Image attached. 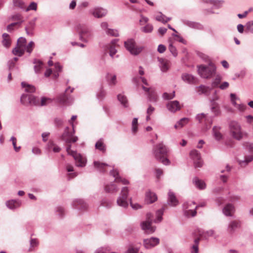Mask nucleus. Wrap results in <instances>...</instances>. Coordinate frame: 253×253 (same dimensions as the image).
Instances as JSON below:
<instances>
[{
    "label": "nucleus",
    "mask_w": 253,
    "mask_h": 253,
    "mask_svg": "<svg viewBox=\"0 0 253 253\" xmlns=\"http://www.w3.org/2000/svg\"><path fill=\"white\" fill-rule=\"evenodd\" d=\"M76 29L78 31L80 40L84 42H87L88 40L92 36L91 30L85 25L79 24Z\"/></svg>",
    "instance_id": "nucleus-6"
},
{
    "label": "nucleus",
    "mask_w": 253,
    "mask_h": 253,
    "mask_svg": "<svg viewBox=\"0 0 253 253\" xmlns=\"http://www.w3.org/2000/svg\"><path fill=\"white\" fill-rule=\"evenodd\" d=\"M193 183L195 186L200 190L204 189L206 185L204 181L199 179L198 177H195L193 179Z\"/></svg>",
    "instance_id": "nucleus-30"
},
{
    "label": "nucleus",
    "mask_w": 253,
    "mask_h": 253,
    "mask_svg": "<svg viewBox=\"0 0 253 253\" xmlns=\"http://www.w3.org/2000/svg\"><path fill=\"white\" fill-rule=\"evenodd\" d=\"M224 2V0H213L211 5H212L213 8L218 9L222 6Z\"/></svg>",
    "instance_id": "nucleus-50"
},
{
    "label": "nucleus",
    "mask_w": 253,
    "mask_h": 253,
    "mask_svg": "<svg viewBox=\"0 0 253 253\" xmlns=\"http://www.w3.org/2000/svg\"><path fill=\"white\" fill-rule=\"evenodd\" d=\"M70 123L71 124L73 127V132H69V127L68 126H66L65 128L64 132L61 136V139L67 143L69 142L70 138L72 137L73 136V134L75 133L73 123L71 122V121H70Z\"/></svg>",
    "instance_id": "nucleus-15"
},
{
    "label": "nucleus",
    "mask_w": 253,
    "mask_h": 253,
    "mask_svg": "<svg viewBox=\"0 0 253 253\" xmlns=\"http://www.w3.org/2000/svg\"><path fill=\"white\" fill-rule=\"evenodd\" d=\"M126 49L132 55H137L139 54L143 49V46H137L134 39H128L124 42Z\"/></svg>",
    "instance_id": "nucleus-7"
},
{
    "label": "nucleus",
    "mask_w": 253,
    "mask_h": 253,
    "mask_svg": "<svg viewBox=\"0 0 253 253\" xmlns=\"http://www.w3.org/2000/svg\"><path fill=\"white\" fill-rule=\"evenodd\" d=\"M189 121V119L188 118H183L178 121L174 125L175 128H180L186 125Z\"/></svg>",
    "instance_id": "nucleus-38"
},
{
    "label": "nucleus",
    "mask_w": 253,
    "mask_h": 253,
    "mask_svg": "<svg viewBox=\"0 0 253 253\" xmlns=\"http://www.w3.org/2000/svg\"><path fill=\"white\" fill-rule=\"evenodd\" d=\"M181 21L183 24L190 28L198 30H203L204 29V26L199 22L190 21L186 19H182Z\"/></svg>",
    "instance_id": "nucleus-13"
},
{
    "label": "nucleus",
    "mask_w": 253,
    "mask_h": 253,
    "mask_svg": "<svg viewBox=\"0 0 253 253\" xmlns=\"http://www.w3.org/2000/svg\"><path fill=\"white\" fill-rule=\"evenodd\" d=\"M55 212L59 217L62 218L65 215V211L63 207L59 206L56 208Z\"/></svg>",
    "instance_id": "nucleus-47"
},
{
    "label": "nucleus",
    "mask_w": 253,
    "mask_h": 253,
    "mask_svg": "<svg viewBox=\"0 0 253 253\" xmlns=\"http://www.w3.org/2000/svg\"><path fill=\"white\" fill-rule=\"evenodd\" d=\"M229 128L230 135L237 140L239 141L247 137L248 133L242 130L241 125L236 121H231L229 124Z\"/></svg>",
    "instance_id": "nucleus-2"
},
{
    "label": "nucleus",
    "mask_w": 253,
    "mask_h": 253,
    "mask_svg": "<svg viewBox=\"0 0 253 253\" xmlns=\"http://www.w3.org/2000/svg\"><path fill=\"white\" fill-rule=\"evenodd\" d=\"M164 209L163 208L160 209L158 210L156 212V218L154 219V222L155 223H159L163 219L162 216L164 213Z\"/></svg>",
    "instance_id": "nucleus-43"
},
{
    "label": "nucleus",
    "mask_w": 253,
    "mask_h": 253,
    "mask_svg": "<svg viewBox=\"0 0 253 253\" xmlns=\"http://www.w3.org/2000/svg\"><path fill=\"white\" fill-rule=\"evenodd\" d=\"M196 119L199 121L200 123H202L203 121L207 119V114L204 113L198 114L196 116Z\"/></svg>",
    "instance_id": "nucleus-55"
},
{
    "label": "nucleus",
    "mask_w": 253,
    "mask_h": 253,
    "mask_svg": "<svg viewBox=\"0 0 253 253\" xmlns=\"http://www.w3.org/2000/svg\"><path fill=\"white\" fill-rule=\"evenodd\" d=\"M157 197L155 193L149 191L146 193L145 201L147 204H151L156 201Z\"/></svg>",
    "instance_id": "nucleus-26"
},
{
    "label": "nucleus",
    "mask_w": 253,
    "mask_h": 253,
    "mask_svg": "<svg viewBox=\"0 0 253 253\" xmlns=\"http://www.w3.org/2000/svg\"><path fill=\"white\" fill-rule=\"evenodd\" d=\"M91 14L94 17L100 18L105 16L107 14V10L102 7H97L92 10Z\"/></svg>",
    "instance_id": "nucleus-20"
},
{
    "label": "nucleus",
    "mask_w": 253,
    "mask_h": 253,
    "mask_svg": "<svg viewBox=\"0 0 253 253\" xmlns=\"http://www.w3.org/2000/svg\"><path fill=\"white\" fill-rule=\"evenodd\" d=\"M212 106L211 107V111L214 114L215 116L218 115L220 113L219 107L217 104L213 100L211 101Z\"/></svg>",
    "instance_id": "nucleus-44"
},
{
    "label": "nucleus",
    "mask_w": 253,
    "mask_h": 253,
    "mask_svg": "<svg viewBox=\"0 0 253 253\" xmlns=\"http://www.w3.org/2000/svg\"><path fill=\"white\" fill-rule=\"evenodd\" d=\"M71 205L73 209L81 211H86L88 208L87 203L83 199H76L74 200Z\"/></svg>",
    "instance_id": "nucleus-11"
},
{
    "label": "nucleus",
    "mask_w": 253,
    "mask_h": 253,
    "mask_svg": "<svg viewBox=\"0 0 253 253\" xmlns=\"http://www.w3.org/2000/svg\"><path fill=\"white\" fill-rule=\"evenodd\" d=\"M117 98L120 103L124 108H127L129 106L127 99L126 96L123 94H119L117 95Z\"/></svg>",
    "instance_id": "nucleus-32"
},
{
    "label": "nucleus",
    "mask_w": 253,
    "mask_h": 253,
    "mask_svg": "<svg viewBox=\"0 0 253 253\" xmlns=\"http://www.w3.org/2000/svg\"><path fill=\"white\" fill-rule=\"evenodd\" d=\"M13 3L14 6L18 7L22 9L25 8V3L22 0H13Z\"/></svg>",
    "instance_id": "nucleus-49"
},
{
    "label": "nucleus",
    "mask_w": 253,
    "mask_h": 253,
    "mask_svg": "<svg viewBox=\"0 0 253 253\" xmlns=\"http://www.w3.org/2000/svg\"><path fill=\"white\" fill-rule=\"evenodd\" d=\"M95 148L102 152L106 151V146L103 142V138H100L95 143Z\"/></svg>",
    "instance_id": "nucleus-35"
},
{
    "label": "nucleus",
    "mask_w": 253,
    "mask_h": 253,
    "mask_svg": "<svg viewBox=\"0 0 253 253\" xmlns=\"http://www.w3.org/2000/svg\"><path fill=\"white\" fill-rule=\"evenodd\" d=\"M221 127L220 126H214L212 128V133L214 137L217 140H219L222 138V135L220 132Z\"/></svg>",
    "instance_id": "nucleus-34"
},
{
    "label": "nucleus",
    "mask_w": 253,
    "mask_h": 253,
    "mask_svg": "<svg viewBox=\"0 0 253 253\" xmlns=\"http://www.w3.org/2000/svg\"><path fill=\"white\" fill-rule=\"evenodd\" d=\"M167 107L169 111L172 113H174L180 109L179 103L176 100L168 102L167 104Z\"/></svg>",
    "instance_id": "nucleus-22"
},
{
    "label": "nucleus",
    "mask_w": 253,
    "mask_h": 253,
    "mask_svg": "<svg viewBox=\"0 0 253 253\" xmlns=\"http://www.w3.org/2000/svg\"><path fill=\"white\" fill-rule=\"evenodd\" d=\"M200 239L197 238L194 241V244L191 246L190 252L191 253H199V244Z\"/></svg>",
    "instance_id": "nucleus-37"
},
{
    "label": "nucleus",
    "mask_w": 253,
    "mask_h": 253,
    "mask_svg": "<svg viewBox=\"0 0 253 253\" xmlns=\"http://www.w3.org/2000/svg\"><path fill=\"white\" fill-rule=\"evenodd\" d=\"M21 86L23 88H25V91L27 93L31 94L36 91V88L34 86L24 82L21 83Z\"/></svg>",
    "instance_id": "nucleus-31"
},
{
    "label": "nucleus",
    "mask_w": 253,
    "mask_h": 253,
    "mask_svg": "<svg viewBox=\"0 0 253 253\" xmlns=\"http://www.w3.org/2000/svg\"><path fill=\"white\" fill-rule=\"evenodd\" d=\"M20 102L25 106H37L39 104V98L31 94L23 93L21 96Z\"/></svg>",
    "instance_id": "nucleus-8"
},
{
    "label": "nucleus",
    "mask_w": 253,
    "mask_h": 253,
    "mask_svg": "<svg viewBox=\"0 0 253 253\" xmlns=\"http://www.w3.org/2000/svg\"><path fill=\"white\" fill-rule=\"evenodd\" d=\"M172 36L175 37V40L184 44L187 43V42L180 35L175 34H172Z\"/></svg>",
    "instance_id": "nucleus-56"
},
{
    "label": "nucleus",
    "mask_w": 253,
    "mask_h": 253,
    "mask_svg": "<svg viewBox=\"0 0 253 253\" xmlns=\"http://www.w3.org/2000/svg\"><path fill=\"white\" fill-rule=\"evenodd\" d=\"M101 205L107 208H110L112 205V202L107 199H103L101 201Z\"/></svg>",
    "instance_id": "nucleus-62"
},
{
    "label": "nucleus",
    "mask_w": 253,
    "mask_h": 253,
    "mask_svg": "<svg viewBox=\"0 0 253 253\" xmlns=\"http://www.w3.org/2000/svg\"><path fill=\"white\" fill-rule=\"evenodd\" d=\"M221 80V77L217 75L216 76L215 79L212 81L211 83V85L212 87H217L218 84H220V81Z\"/></svg>",
    "instance_id": "nucleus-57"
},
{
    "label": "nucleus",
    "mask_w": 253,
    "mask_h": 253,
    "mask_svg": "<svg viewBox=\"0 0 253 253\" xmlns=\"http://www.w3.org/2000/svg\"><path fill=\"white\" fill-rule=\"evenodd\" d=\"M106 79L108 85L110 86H114L117 83V77L115 75L108 73L106 75Z\"/></svg>",
    "instance_id": "nucleus-28"
},
{
    "label": "nucleus",
    "mask_w": 253,
    "mask_h": 253,
    "mask_svg": "<svg viewBox=\"0 0 253 253\" xmlns=\"http://www.w3.org/2000/svg\"><path fill=\"white\" fill-rule=\"evenodd\" d=\"M158 15H157L156 17V20L158 21H160L164 24H165L168 21L171 20V18L167 17L164 14H163L161 12H159Z\"/></svg>",
    "instance_id": "nucleus-40"
},
{
    "label": "nucleus",
    "mask_w": 253,
    "mask_h": 253,
    "mask_svg": "<svg viewBox=\"0 0 253 253\" xmlns=\"http://www.w3.org/2000/svg\"><path fill=\"white\" fill-rule=\"evenodd\" d=\"M141 31L145 33H150L153 31V26L151 24H147L145 26L141 28Z\"/></svg>",
    "instance_id": "nucleus-45"
},
{
    "label": "nucleus",
    "mask_w": 253,
    "mask_h": 253,
    "mask_svg": "<svg viewBox=\"0 0 253 253\" xmlns=\"http://www.w3.org/2000/svg\"><path fill=\"white\" fill-rule=\"evenodd\" d=\"M195 202L193 201H189L185 202L182 206L184 214L187 217H194L197 214L196 209L199 207H204L206 203L205 202L200 203L195 207L193 206L195 205Z\"/></svg>",
    "instance_id": "nucleus-5"
},
{
    "label": "nucleus",
    "mask_w": 253,
    "mask_h": 253,
    "mask_svg": "<svg viewBox=\"0 0 253 253\" xmlns=\"http://www.w3.org/2000/svg\"><path fill=\"white\" fill-rule=\"evenodd\" d=\"M175 96V91H173L171 93L165 92L163 94V98L166 100H169L172 99Z\"/></svg>",
    "instance_id": "nucleus-58"
},
{
    "label": "nucleus",
    "mask_w": 253,
    "mask_h": 253,
    "mask_svg": "<svg viewBox=\"0 0 253 253\" xmlns=\"http://www.w3.org/2000/svg\"><path fill=\"white\" fill-rule=\"evenodd\" d=\"M33 63L35 64L34 68L35 73L37 74L40 73L42 67V62L39 60L35 59Z\"/></svg>",
    "instance_id": "nucleus-41"
},
{
    "label": "nucleus",
    "mask_w": 253,
    "mask_h": 253,
    "mask_svg": "<svg viewBox=\"0 0 253 253\" xmlns=\"http://www.w3.org/2000/svg\"><path fill=\"white\" fill-rule=\"evenodd\" d=\"M253 160V154L245 157L244 160H238L239 165L241 167L246 166L249 162Z\"/></svg>",
    "instance_id": "nucleus-42"
},
{
    "label": "nucleus",
    "mask_w": 253,
    "mask_h": 253,
    "mask_svg": "<svg viewBox=\"0 0 253 253\" xmlns=\"http://www.w3.org/2000/svg\"><path fill=\"white\" fill-rule=\"evenodd\" d=\"M241 225V222L240 220H234L231 221L228 225L227 230L231 234L234 233L236 230L240 228Z\"/></svg>",
    "instance_id": "nucleus-17"
},
{
    "label": "nucleus",
    "mask_w": 253,
    "mask_h": 253,
    "mask_svg": "<svg viewBox=\"0 0 253 253\" xmlns=\"http://www.w3.org/2000/svg\"><path fill=\"white\" fill-rule=\"evenodd\" d=\"M46 150L48 152L53 151L54 153L59 152L61 150V148L54 143L52 141H49L46 144Z\"/></svg>",
    "instance_id": "nucleus-24"
},
{
    "label": "nucleus",
    "mask_w": 253,
    "mask_h": 253,
    "mask_svg": "<svg viewBox=\"0 0 253 253\" xmlns=\"http://www.w3.org/2000/svg\"><path fill=\"white\" fill-rule=\"evenodd\" d=\"M110 174L115 178V182L116 183H122L123 184L127 185L129 184V181L119 175L118 171L116 169L110 171Z\"/></svg>",
    "instance_id": "nucleus-18"
},
{
    "label": "nucleus",
    "mask_w": 253,
    "mask_h": 253,
    "mask_svg": "<svg viewBox=\"0 0 253 253\" xmlns=\"http://www.w3.org/2000/svg\"><path fill=\"white\" fill-rule=\"evenodd\" d=\"M169 49L173 56L176 57L177 55V51L176 47L172 45V43H169Z\"/></svg>",
    "instance_id": "nucleus-60"
},
{
    "label": "nucleus",
    "mask_w": 253,
    "mask_h": 253,
    "mask_svg": "<svg viewBox=\"0 0 253 253\" xmlns=\"http://www.w3.org/2000/svg\"><path fill=\"white\" fill-rule=\"evenodd\" d=\"M94 167L101 172H105V168L108 166V164L104 163H101L98 161H94Z\"/></svg>",
    "instance_id": "nucleus-36"
},
{
    "label": "nucleus",
    "mask_w": 253,
    "mask_h": 253,
    "mask_svg": "<svg viewBox=\"0 0 253 253\" xmlns=\"http://www.w3.org/2000/svg\"><path fill=\"white\" fill-rule=\"evenodd\" d=\"M197 68L198 74L204 79L211 78L215 74L216 67L211 62H209L208 66L198 65Z\"/></svg>",
    "instance_id": "nucleus-4"
},
{
    "label": "nucleus",
    "mask_w": 253,
    "mask_h": 253,
    "mask_svg": "<svg viewBox=\"0 0 253 253\" xmlns=\"http://www.w3.org/2000/svg\"><path fill=\"white\" fill-rule=\"evenodd\" d=\"M12 52L14 55L21 57L24 54V50L23 49H19L16 47L12 50Z\"/></svg>",
    "instance_id": "nucleus-53"
},
{
    "label": "nucleus",
    "mask_w": 253,
    "mask_h": 253,
    "mask_svg": "<svg viewBox=\"0 0 253 253\" xmlns=\"http://www.w3.org/2000/svg\"><path fill=\"white\" fill-rule=\"evenodd\" d=\"M108 48L109 49V55L113 58L115 54L117 53V50L113 45H109Z\"/></svg>",
    "instance_id": "nucleus-59"
},
{
    "label": "nucleus",
    "mask_w": 253,
    "mask_h": 253,
    "mask_svg": "<svg viewBox=\"0 0 253 253\" xmlns=\"http://www.w3.org/2000/svg\"><path fill=\"white\" fill-rule=\"evenodd\" d=\"M6 207L11 210H14L17 208L16 202L15 200H9L6 202Z\"/></svg>",
    "instance_id": "nucleus-46"
},
{
    "label": "nucleus",
    "mask_w": 253,
    "mask_h": 253,
    "mask_svg": "<svg viewBox=\"0 0 253 253\" xmlns=\"http://www.w3.org/2000/svg\"><path fill=\"white\" fill-rule=\"evenodd\" d=\"M159 62V66L163 72H166L169 68L170 62L166 58H158Z\"/></svg>",
    "instance_id": "nucleus-19"
},
{
    "label": "nucleus",
    "mask_w": 253,
    "mask_h": 253,
    "mask_svg": "<svg viewBox=\"0 0 253 253\" xmlns=\"http://www.w3.org/2000/svg\"><path fill=\"white\" fill-rule=\"evenodd\" d=\"M153 152L156 159L161 161L164 165L167 166L170 164V161L165 157L168 153L167 148L163 143H160L154 146Z\"/></svg>",
    "instance_id": "nucleus-3"
},
{
    "label": "nucleus",
    "mask_w": 253,
    "mask_h": 253,
    "mask_svg": "<svg viewBox=\"0 0 253 253\" xmlns=\"http://www.w3.org/2000/svg\"><path fill=\"white\" fill-rule=\"evenodd\" d=\"M106 34L107 35L116 37H119V33L117 30L110 28L106 31Z\"/></svg>",
    "instance_id": "nucleus-51"
},
{
    "label": "nucleus",
    "mask_w": 253,
    "mask_h": 253,
    "mask_svg": "<svg viewBox=\"0 0 253 253\" xmlns=\"http://www.w3.org/2000/svg\"><path fill=\"white\" fill-rule=\"evenodd\" d=\"M152 222H142L140 224L141 229L146 234H151L156 231V227L152 225Z\"/></svg>",
    "instance_id": "nucleus-14"
},
{
    "label": "nucleus",
    "mask_w": 253,
    "mask_h": 253,
    "mask_svg": "<svg viewBox=\"0 0 253 253\" xmlns=\"http://www.w3.org/2000/svg\"><path fill=\"white\" fill-rule=\"evenodd\" d=\"M168 203L169 205L173 207L177 206L179 203L174 193L170 190H169L168 193Z\"/></svg>",
    "instance_id": "nucleus-23"
},
{
    "label": "nucleus",
    "mask_w": 253,
    "mask_h": 253,
    "mask_svg": "<svg viewBox=\"0 0 253 253\" xmlns=\"http://www.w3.org/2000/svg\"><path fill=\"white\" fill-rule=\"evenodd\" d=\"M2 44L6 48H8L11 44V40L7 33H3L2 35Z\"/></svg>",
    "instance_id": "nucleus-33"
},
{
    "label": "nucleus",
    "mask_w": 253,
    "mask_h": 253,
    "mask_svg": "<svg viewBox=\"0 0 253 253\" xmlns=\"http://www.w3.org/2000/svg\"><path fill=\"white\" fill-rule=\"evenodd\" d=\"M197 87L199 88L198 92L199 94H205L206 95L209 94V89L208 87L202 85Z\"/></svg>",
    "instance_id": "nucleus-52"
},
{
    "label": "nucleus",
    "mask_w": 253,
    "mask_h": 253,
    "mask_svg": "<svg viewBox=\"0 0 253 253\" xmlns=\"http://www.w3.org/2000/svg\"><path fill=\"white\" fill-rule=\"evenodd\" d=\"M245 27L248 32L253 34V24L251 21H249L246 23Z\"/></svg>",
    "instance_id": "nucleus-63"
},
{
    "label": "nucleus",
    "mask_w": 253,
    "mask_h": 253,
    "mask_svg": "<svg viewBox=\"0 0 253 253\" xmlns=\"http://www.w3.org/2000/svg\"><path fill=\"white\" fill-rule=\"evenodd\" d=\"M68 89H70V93H72L74 88H71L70 86H68L65 90V92L60 95L58 97L59 102L63 105H70L73 104L74 101L73 96L66 93Z\"/></svg>",
    "instance_id": "nucleus-9"
},
{
    "label": "nucleus",
    "mask_w": 253,
    "mask_h": 253,
    "mask_svg": "<svg viewBox=\"0 0 253 253\" xmlns=\"http://www.w3.org/2000/svg\"><path fill=\"white\" fill-rule=\"evenodd\" d=\"M144 90L148 92V100L152 102H156L158 100V95L155 91L150 90V88L142 86Z\"/></svg>",
    "instance_id": "nucleus-21"
},
{
    "label": "nucleus",
    "mask_w": 253,
    "mask_h": 253,
    "mask_svg": "<svg viewBox=\"0 0 253 253\" xmlns=\"http://www.w3.org/2000/svg\"><path fill=\"white\" fill-rule=\"evenodd\" d=\"M244 147L251 153H253V145L248 142L245 143L243 145Z\"/></svg>",
    "instance_id": "nucleus-64"
},
{
    "label": "nucleus",
    "mask_w": 253,
    "mask_h": 253,
    "mask_svg": "<svg viewBox=\"0 0 253 253\" xmlns=\"http://www.w3.org/2000/svg\"><path fill=\"white\" fill-rule=\"evenodd\" d=\"M182 79L188 84H194L196 82L195 78L191 74L185 73L182 75Z\"/></svg>",
    "instance_id": "nucleus-29"
},
{
    "label": "nucleus",
    "mask_w": 253,
    "mask_h": 253,
    "mask_svg": "<svg viewBox=\"0 0 253 253\" xmlns=\"http://www.w3.org/2000/svg\"><path fill=\"white\" fill-rule=\"evenodd\" d=\"M72 156L75 161L76 166L77 167L83 168L85 166L86 162V159L80 154H78L76 152Z\"/></svg>",
    "instance_id": "nucleus-16"
},
{
    "label": "nucleus",
    "mask_w": 253,
    "mask_h": 253,
    "mask_svg": "<svg viewBox=\"0 0 253 253\" xmlns=\"http://www.w3.org/2000/svg\"><path fill=\"white\" fill-rule=\"evenodd\" d=\"M106 95V92L103 89L102 87H101L98 92L97 93V97L98 99L101 100L104 98V97Z\"/></svg>",
    "instance_id": "nucleus-54"
},
{
    "label": "nucleus",
    "mask_w": 253,
    "mask_h": 253,
    "mask_svg": "<svg viewBox=\"0 0 253 253\" xmlns=\"http://www.w3.org/2000/svg\"><path fill=\"white\" fill-rule=\"evenodd\" d=\"M22 23V21L12 23L7 26L6 30L9 33H12L18 28V27L16 28V26H20Z\"/></svg>",
    "instance_id": "nucleus-39"
},
{
    "label": "nucleus",
    "mask_w": 253,
    "mask_h": 253,
    "mask_svg": "<svg viewBox=\"0 0 253 253\" xmlns=\"http://www.w3.org/2000/svg\"><path fill=\"white\" fill-rule=\"evenodd\" d=\"M35 43L33 41H31L26 47V51L30 54L33 49Z\"/></svg>",
    "instance_id": "nucleus-61"
},
{
    "label": "nucleus",
    "mask_w": 253,
    "mask_h": 253,
    "mask_svg": "<svg viewBox=\"0 0 253 253\" xmlns=\"http://www.w3.org/2000/svg\"><path fill=\"white\" fill-rule=\"evenodd\" d=\"M104 189L107 193L116 194L118 192L119 188L115 184L111 183L105 185Z\"/></svg>",
    "instance_id": "nucleus-27"
},
{
    "label": "nucleus",
    "mask_w": 253,
    "mask_h": 253,
    "mask_svg": "<svg viewBox=\"0 0 253 253\" xmlns=\"http://www.w3.org/2000/svg\"><path fill=\"white\" fill-rule=\"evenodd\" d=\"M138 118H134L132 121L131 130L135 134L137 131Z\"/></svg>",
    "instance_id": "nucleus-48"
},
{
    "label": "nucleus",
    "mask_w": 253,
    "mask_h": 253,
    "mask_svg": "<svg viewBox=\"0 0 253 253\" xmlns=\"http://www.w3.org/2000/svg\"><path fill=\"white\" fill-rule=\"evenodd\" d=\"M223 214L227 216H232L235 211L234 207L231 204L226 205L222 210Z\"/></svg>",
    "instance_id": "nucleus-25"
},
{
    "label": "nucleus",
    "mask_w": 253,
    "mask_h": 253,
    "mask_svg": "<svg viewBox=\"0 0 253 253\" xmlns=\"http://www.w3.org/2000/svg\"><path fill=\"white\" fill-rule=\"evenodd\" d=\"M191 158L193 160L195 168H201L203 161L200 152L197 150H192L190 153Z\"/></svg>",
    "instance_id": "nucleus-10"
},
{
    "label": "nucleus",
    "mask_w": 253,
    "mask_h": 253,
    "mask_svg": "<svg viewBox=\"0 0 253 253\" xmlns=\"http://www.w3.org/2000/svg\"><path fill=\"white\" fill-rule=\"evenodd\" d=\"M160 243V239L157 237H152L143 240V245L147 249H151Z\"/></svg>",
    "instance_id": "nucleus-12"
},
{
    "label": "nucleus",
    "mask_w": 253,
    "mask_h": 253,
    "mask_svg": "<svg viewBox=\"0 0 253 253\" xmlns=\"http://www.w3.org/2000/svg\"><path fill=\"white\" fill-rule=\"evenodd\" d=\"M129 190L127 187H124L122 188L120 195L117 198V205L124 208H126L128 206V201L130 202V206L134 210L140 209L141 206L138 204H133L131 201L132 198H128Z\"/></svg>",
    "instance_id": "nucleus-1"
}]
</instances>
